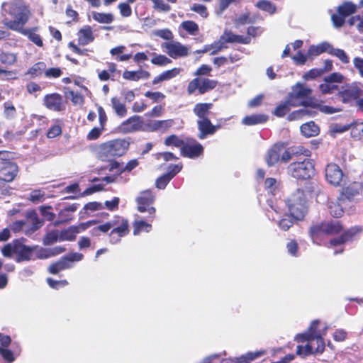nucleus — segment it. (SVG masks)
Returning a JSON list of instances; mask_svg holds the SVG:
<instances>
[{
	"mask_svg": "<svg viewBox=\"0 0 363 363\" xmlns=\"http://www.w3.org/2000/svg\"><path fill=\"white\" fill-rule=\"evenodd\" d=\"M191 10L201 15L202 17H207L208 15L206 6L199 4H194L191 6Z\"/></svg>",
	"mask_w": 363,
	"mask_h": 363,
	"instance_id": "680f3d73",
	"label": "nucleus"
},
{
	"mask_svg": "<svg viewBox=\"0 0 363 363\" xmlns=\"http://www.w3.org/2000/svg\"><path fill=\"white\" fill-rule=\"evenodd\" d=\"M257 21L256 16H251L249 12H246L245 13L239 16L234 21L235 26L238 27L240 26H243L245 24H252L255 23Z\"/></svg>",
	"mask_w": 363,
	"mask_h": 363,
	"instance_id": "4c0bfd02",
	"label": "nucleus"
},
{
	"mask_svg": "<svg viewBox=\"0 0 363 363\" xmlns=\"http://www.w3.org/2000/svg\"><path fill=\"white\" fill-rule=\"evenodd\" d=\"M267 116L264 114H253L245 116L242 123L245 125H253L266 122Z\"/></svg>",
	"mask_w": 363,
	"mask_h": 363,
	"instance_id": "473e14b6",
	"label": "nucleus"
},
{
	"mask_svg": "<svg viewBox=\"0 0 363 363\" xmlns=\"http://www.w3.org/2000/svg\"><path fill=\"white\" fill-rule=\"evenodd\" d=\"M265 354V350L249 352L239 357L223 360L221 363H250Z\"/></svg>",
	"mask_w": 363,
	"mask_h": 363,
	"instance_id": "4be33fe9",
	"label": "nucleus"
},
{
	"mask_svg": "<svg viewBox=\"0 0 363 363\" xmlns=\"http://www.w3.org/2000/svg\"><path fill=\"white\" fill-rule=\"evenodd\" d=\"M356 10V5L350 1L344 2L337 9V13L343 16L345 18L354 13Z\"/></svg>",
	"mask_w": 363,
	"mask_h": 363,
	"instance_id": "72a5a7b5",
	"label": "nucleus"
},
{
	"mask_svg": "<svg viewBox=\"0 0 363 363\" xmlns=\"http://www.w3.org/2000/svg\"><path fill=\"white\" fill-rule=\"evenodd\" d=\"M315 108H318L321 112L325 114H333L342 111V108L339 107H333L328 105H323L319 100L318 105H317Z\"/></svg>",
	"mask_w": 363,
	"mask_h": 363,
	"instance_id": "864d4df0",
	"label": "nucleus"
},
{
	"mask_svg": "<svg viewBox=\"0 0 363 363\" xmlns=\"http://www.w3.org/2000/svg\"><path fill=\"white\" fill-rule=\"evenodd\" d=\"M328 210L334 217H340L343 213V209L338 201H330L328 202Z\"/></svg>",
	"mask_w": 363,
	"mask_h": 363,
	"instance_id": "c03bdc74",
	"label": "nucleus"
},
{
	"mask_svg": "<svg viewBox=\"0 0 363 363\" xmlns=\"http://www.w3.org/2000/svg\"><path fill=\"white\" fill-rule=\"evenodd\" d=\"M198 127L200 131L199 135L200 139L205 138L206 135L213 134L216 130V126L211 123L208 118L199 119L198 121Z\"/></svg>",
	"mask_w": 363,
	"mask_h": 363,
	"instance_id": "bb28decb",
	"label": "nucleus"
},
{
	"mask_svg": "<svg viewBox=\"0 0 363 363\" xmlns=\"http://www.w3.org/2000/svg\"><path fill=\"white\" fill-rule=\"evenodd\" d=\"M16 262L28 261L33 259L34 247L27 246L21 240H16Z\"/></svg>",
	"mask_w": 363,
	"mask_h": 363,
	"instance_id": "a211bd4d",
	"label": "nucleus"
},
{
	"mask_svg": "<svg viewBox=\"0 0 363 363\" xmlns=\"http://www.w3.org/2000/svg\"><path fill=\"white\" fill-rule=\"evenodd\" d=\"M174 125L173 120L156 121V131L165 132Z\"/></svg>",
	"mask_w": 363,
	"mask_h": 363,
	"instance_id": "5fc2aeb1",
	"label": "nucleus"
},
{
	"mask_svg": "<svg viewBox=\"0 0 363 363\" xmlns=\"http://www.w3.org/2000/svg\"><path fill=\"white\" fill-rule=\"evenodd\" d=\"M301 132L307 138L313 137L319 133V128L313 121H311L301 126Z\"/></svg>",
	"mask_w": 363,
	"mask_h": 363,
	"instance_id": "7c9ffc66",
	"label": "nucleus"
},
{
	"mask_svg": "<svg viewBox=\"0 0 363 363\" xmlns=\"http://www.w3.org/2000/svg\"><path fill=\"white\" fill-rule=\"evenodd\" d=\"M310 94L311 92H290L288 97L290 106L315 107L318 105V99L311 97Z\"/></svg>",
	"mask_w": 363,
	"mask_h": 363,
	"instance_id": "1a4fd4ad",
	"label": "nucleus"
},
{
	"mask_svg": "<svg viewBox=\"0 0 363 363\" xmlns=\"http://www.w3.org/2000/svg\"><path fill=\"white\" fill-rule=\"evenodd\" d=\"M16 240L13 242L7 244L2 249V254L5 257H11L12 254H16Z\"/></svg>",
	"mask_w": 363,
	"mask_h": 363,
	"instance_id": "0e129e2a",
	"label": "nucleus"
},
{
	"mask_svg": "<svg viewBox=\"0 0 363 363\" xmlns=\"http://www.w3.org/2000/svg\"><path fill=\"white\" fill-rule=\"evenodd\" d=\"M326 181L334 186H340L344 182L345 175L341 168L335 163H329L325 168Z\"/></svg>",
	"mask_w": 363,
	"mask_h": 363,
	"instance_id": "f8f14e48",
	"label": "nucleus"
},
{
	"mask_svg": "<svg viewBox=\"0 0 363 363\" xmlns=\"http://www.w3.org/2000/svg\"><path fill=\"white\" fill-rule=\"evenodd\" d=\"M1 8V13L4 17L2 23L6 28L27 36L29 40L38 47L43 46L41 36L35 33L37 28H24L31 16L30 10L28 6L24 4L4 1Z\"/></svg>",
	"mask_w": 363,
	"mask_h": 363,
	"instance_id": "f257e3e1",
	"label": "nucleus"
},
{
	"mask_svg": "<svg viewBox=\"0 0 363 363\" xmlns=\"http://www.w3.org/2000/svg\"><path fill=\"white\" fill-rule=\"evenodd\" d=\"M18 164L14 162H0V180L11 182L18 173Z\"/></svg>",
	"mask_w": 363,
	"mask_h": 363,
	"instance_id": "4468645a",
	"label": "nucleus"
},
{
	"mask_svg": "<svg viewBox=\"0 0 363 363\" xmlns=\"http://www.w3.org/2000/svg\"><path fill=\"white\" fill-rule=\"evenodd\" d=\"M342 228L340 222L335 220L314 225L311 227L310 233L313 242L319 244L318 241L323 235L339 233Z\"/></svg>",
	"mask_w": 363,
	"mask_h": 363,
	"instance_id": "6e6552de",
	"label": "nucleus"
},
{
	"mask_svg": "<svg viewBox=\"0 0 363 363\" xmlns=\"http://www.w3.org/2000/svg\"><path fill=\"white\" fill-rule=\"evenodd\" d=\"M211 71L212 67L211 66L207 65H201L194 74L197 77L189 83L187 91H208L215 89L218 82L203 77L208 75Z\"/></svg>",
	"mask_w": 363,
	"mask_h": 363,
	"instance_id": "20e7f679",
	"label": "nucleus"
},
{
	"mask_svg": "<svg viewBox=\"0 0 363 363\" xmlns=\"http://www.w3.org/2000/svg\"><path fill=\"white\" fill-rule=\"evenodd\" d=\"M164 144L167 146H174L177 147H182L184 145V142L179 138L177 135H172L167 137L164 140Z\"/></svg>",
	"mask_w": 363,
	"mask_h": 363,
	"instance_id": "3c124183",
	"label": "nucleus"
},
{
	"mask_svg": "<svg viewBox=\"0 0 363 363\" xmlns=\"http://www.w3.org/2000/svg\"><path fill=\"white\" fill-rule=\"evenodd\" d=\"M62 74L60 67H52L45 71V76L48 78H57Z\"/></svg>",
	"mask_w": 363,
	"mask_h": 363,
	"instance_id": "69168bd1",
	"label": "nucleus"
},
{
	"mask_svg": "<svg viewBox=\"0 0 363 363\" xmlns=\"http://www.w3.org/2000/svg\"><path fill=\"white\" fill-rule=\"evenodd\" d=\"M256 6L259 9L267 11L271 14H273L276 11V6L274 4L267 0L259 1L256 4Z\"/></svg>",
	"mask_w": 363,
	"mask_h": 363,
	"instance_id": "09e8293b",
	"label": "nucleus"
},
{
	"mask_svg": "<svg viewBox=\"0 0 363 363\" xmlns=\"http://www.w3.org/2000/svg\"><path fill=\"white\" fill-rule=\"evenodd\" d=\"M330 55L337 57L342 63L347 64L350 62V58L345 50L339 48H331Z\"/></svg>",
	"mask_w": 363,
	"mask_h": 363,
	"instance_id": "de8ad7c7",
	"label": "nucleus"
},
{
	"mask_svg": "<svg viewBox=\"0 0 363 363\" xmlns=\"http://www.w3.org/2000/svg\"><path fill=\"white\" fill-rule=\"evenodd\" d=\"M291 107V106H290V104L287 99L286 101L282 102L279 106H277L273 113L278 117H282L289 111Z\"/></svg>",
	"mask_w": 363,
	"mask_h": 363,
	"instance_id": "8fccbe9b",
	"label": "nucleus"
},
{
	"mask_svg": "<svg viewBox=\"0 0 363 363\" xmlns=\"http://www.w3.org/2000/svg\"><path fill=\"white\" fill-rule=\"evenodd\" d=\"M125 139H116L101 144L98 149V157L101 160H110L113 157L123 155L129 147Z\"/></svg>",
	"mask_w": 363,
	"mask_h": 363,
	"instance_id": "7ed1b4c3",
	"label": "nucleus"
},
{
	"mask_svg": "<svg viewBox=\"0 0 363 363\" xmlns=\"http://www.w3.org/2000/svg\"><path fill=\"white\" fill-rule=\"evenodd\" d=\"M111 229L113 230V235L116 233L125 235L129 232L128 223L123 218L116 217L111 220Z\"/></svg>",
	"mask_w": 363,
	"mask_h": 363,
	"instance_id": "b1692460",
	"label": "nucleus"
},
{
	"mask_svg": "<svg viewBox=\"0 0 363 363\" xmlns=\"http://www.w3.org/2000/svg\"><path fill=\"white\" fill-rule=\"evenodd\" d=\"M153 3V8L160 12H169L172 7L162 0H151ZM168 3L176 4L178 0H166Z\"/></svg>",
	"mask_w": 363,
	"mask_h": 363,
	"instance_id": "58836bf2",
	"label": "nucleus"
},
{
	"mask_svg": "<svg viewBox=\"0 0 363 363\" xmlns=\"http://www.w3.org/2000/svg\"><path fill=\"white\" fill-rule=\"evenodd\" d=\"M180 26L191 35H196L199 30L198 24L193 21H183Z\"/></svg>",
	"mask_w": 363,
	"mask_h": 363,
	"instance_id": "37998d69",
	"label": "nucleus"
},
{
	"mask_svg": "<svg viewBox=\"0 0 363 363\" xmlns=\"http://www.w3.org/2000/svg\"><path fill=\"white\" fill-rule=\"evenodd\" d=\"M84 258V255L79 252H72L63 257H62L58 262L51 264L48 271L50 273L55 274L59 272L69 269L72 267L73 262L81 261Z\"/></svg>",
	"mask_w": 363,
	"mask_h": 363,
	"instance_id": "9b49d317",
	"label": "nucleus"
},
{
	"mask_svg": "<svg viewBox=\"0 0 363 363\" xmlns=\"http://www.w3.org/2000/svg\"><path fill=\"white\" fill-rule=\"evenodd\" d=\"M138 161L136 159L130 160L125 166L121 164L119 162L113 161L111 162L107 167H105L109 172H116L117 174H120L124 172H130L138 165Z\"/></svg>",
	"mask_w": 363,
	"mask_h": 363,
	"instance_id": "412c9836",
	"label": "nucleus"
},
{
	"mask_svg": "<svg viewBox=\"0 0 363 363\" xmlns=\"http://www.w3.org/2000/svg\"><path fill=\"white\" fill-rule=\"evenodd\" d=\"M45 199V192L40 190H33L30 194V200L33 202H40Z\"/></svg>",
	"mask_w": 363,
	"mask_h": 363,
	"instance_id": "13d9d810",
	"label": "nucleus"
},
{
	"mask_svg": "<svg viewBox=\"0 0 363 363\" xmlns=\"http://www.w3.org/2000/svg\"><path fill=\"white\" fill-rule=\"evenodd\" d=\"M17 60V54L9 52H0V62L7 66L15 64Z\"/></svg>",
	"mask_w": 363,
	"mask_h": 363,
	"instance_id": "79ce46f5",
	"label": "nucleus"
},
{
	"mask_svg": "<svg viewBox=\"0 0 363 363\" xmlns=\"http://www.w3.org/2000/svg\"><path fill=\"white\" fill-rule=\"evenodd\" d=\"M97 223L95 220H89L86 223H80L79 225H72L60 232V241H73L77 235L89 227Z\"/></svg>",
	"mask_w": 363,
	"mask_h": 363,
	"instance_id": "ddd939ff",
	"label": "nucleus"
},
{
	"mask_svg": "<svg viewBox=\"0 0 363 363\" xmlns=\"http://www.w3.org/2000/svg\"><path fill=\"white\" fill-rule=\"evenodd\" d=\"M67 98L70 99L74 105H82L84 102L81 92H67Z\"/></svg>",
	"mask_w": 363,
	"mask_h": 363,
	"instance_id": "6e6d98bb",
	"label": "nucleus"
},
{
	"mask_svg": "<svg viewBox=\"0 0 363 363\" xmlns=\"http://www.w3.org/2000/svg\"><path fill=\"white\" fill-rule=\"evenodd\" d=\"M141 131L154 132L156 131V121L149 120L143 121L142 119Z\"/></svg>",
	"mask_w": 363,
	"mask_h": 363,
	"instance_id": "052dcab7",
	"label": "nucleus"
},
{
	"mask_svg": "<svg viewBox=\"0 0 363 363\" xmlns=\"http://www.w3.org/2000/svg\"><path fill=\"white\" fill-rule=\"evenodd\" d=\"M291 216L297 220L302 219L307 211L306 197L302 190L298 189L287 200Z\"/></svg>",
	"mask_w": 363,
	"mask_h": 363,
	"instance_id": "39448f33",
	"label": "nucleus"
},
{
	"mask_svg": "<svg viewBox=\"0 0 363 363\" xmlns=\"http://www.w3.org/2000/svg\"><path fill=\"white\" fill-rule=\"evenodd\" d=\"M337 99L351 106L357 107L363 111V94L362 92H338Z\"/></svg>",
	"mask_w": 363,
	"mask_h": 363,
	"instance_id": "2eb2a0df",
	"label": "nucleus"
},
{
	"mask_svg": "<svg viewBox=\"0 0 363 363\" xmlns=\"http://www.w3.org/2000/svg\"><path fill=\"white\" fill-rule=\"evenodd\" d=\"M111 104L113 108L114 109L116 114L121 117H123L126 115L127 111L125 105L116 98L111 99Z\"/></svg>",
	"mask_w": 363,
	"mask_h": 363,
	"instance_id": "a18cd8bd",
	"label": "nucleus"
},
{
	"mask_svg": "<svg viewBox=\"0 0 363 363\" xmlns=\"http://www.w3.org/2000/svg\"><path fill=\"white\" fill-rule=\"evenodd\" d=\"M343 79V76L338 72H333L325 78V82L327 84V89L324 91H333L337 89V85L332 84L333 82H341Z\"/></svg>",
	"mask_w": 363,
	"mask_h": 363,
	"instance_id": "c9c22d12",
	"label": "nucleus"
},
{
	"mask_svg": "<svg viewBox=\"0 0 363 363\" xmlns=\"http://www.w3.org/2000/svg\"><path fill=\"white\" fill-rule=\"evenodd\" d=\"M120 13L123 17H129L132 14V9L128 3H120L118 6Z\"/></svg>",
	"mask_w": 363,
	"mask_h": 363,
	"instance_id": "bf43d9fd",
	"label": "nucleus"
},
{
	"mask_svg": "<svg viewBox=\"0 0 363 363\" xmlns=\"http://www.w3.org/2000/svg\"><path fill=\"white\" fill-rule=\"evenodd\" d=\"M287 172L297 179H307L315 174L314 164L309 159L292 162L289 165Z\"/></svg>",
	"mask_w": 363,
	"mask_h": 363,
	"instance_id": "0eeeda50",
	"label": "nucleus"
},
{
	"mask_svg": "<svg viewBox=\"0 0 363 363\" xmlns=\"http://www.w3.org/2000/svg\"><path fill=\"white\" fill-rule=\"evenodd\" d=\"M91 15L93 19L99 23L109 24L114 21V16L111 13L93 11Z\"/></svg>",
	"mask_w": 363,
	"mask_h": 363,
	"instance_id": "f704fd0d",
	"label": "nucleus"
},
{
	"mask_svg": "<svg viewBox=\"0 0 363 363\" xmlns=\"http://www.w3.org/2000/svg\"><path fill=\"white\" fill-rule=\"evenodd\" d=\"M293 225V220L289 216H286V218H281L278 222L279 227L284 230H287Z\"/></svg>",
	"mask_w": 363,
	"mask_h": 363,
	"instance_id": "774afa93",
	"label": "nucleus"
},
{
	"mask_svg": "<svg viewBox=\"0 0 363 363\" xmlns=\"http://www.w3.org/2000/svg\"><path fill=\"white\" fill-rule=\"evenodd\" d=\"M224 45L226 43H238L248 45L251 43V38L249 36H242L234 34L230 30H225L223 35L220 37Z\"/></svg>",
	"mask_w": 363,
	"mask_h": 363,
	"instance_id": "5701e85b",
	"label": "nucleus"
},
{
	"mask_svg": "<svg viewBox=\"0 0 363 363\" xmlns=\"http://www.w3.org/2000/svg\"><path fill=\"white\" fill-rule=\"evenodd\" d=\"M45 105L50 110L60 111L65 108V104L61 96L57 93L47 94L44 99Z\"/></svg>",
	"mask_w": 363,
	"mask_h": 363,
	"instance_id": "aec40b11",
	"label": "nucleus"
},
{
	"mask_svg": "<svg viewBox=\"0 0 363 363\" xmlns=\"http://www.w3.org/2000/svg\"><path fill=\"white\" fill-rule=\"evenodd\" d=\"M331 20L334 26L336 28L342 27L345 22V18L338 13H333L331 16Z\"/></svg>",
	"mask_w": 363,
	"mask_h": 363,
	"instance_id": "338daca9",
	"label": "nucleus"
},
{
	"mask_svg": "<svg viewBox=\"0 0 363 363\" xmlns=\"http://www.w3.org/2000/svg\"><path fill=\"white\" fill-rule=\"evenodd\" d=\"M213 104L211 103L198 104L194 108V113L199 117V119L207 118L211 114L210 109L212 108Z\"/></svg>",
	"mask_w": 363,
	"mask_h": 363,
	"instance_id": "c756f323",
	"label": "nucleus"
},
{
	"mask_svg": "<svg viewBox=\"0 0 363 363\" xmlns=\"http://www.w3.org/2000/svg\"><path fill=\"white\" fill-rule=\"evenodd\" d=\"M332 45L328 42H322L317 45H311L308 50V55L318 56L323 52L330 54Z\"/></svg>",
	"mask_w": 363,
	"mask_h": 363,
	"instance_id": "c85d7f7f",
	"label": "nucleus"
},
{
	"mask_svg": "<svg viewBox=\"0 0 363 363\" xmlns=\"http://www.w3.org/2000/svg\"><path fill=\"white\" fill-rule=\"evenodd\" d=\"M172 179V175L168 174L167 173L159 177L156 181V186L158 189H164L167 184Z\"/></svg>",
	"mask_w": 363,
	"mask_h": 363,
	"instance_id": "4d7b16f0",
	"label": "nucleus"
},
{
	"mask_svg": "<svg viewBox=\"0 0 363 363\" xmlns=\"http://www.w3.org/2000/svg\"><path fill=\"white\" fill-rule=\"evenodd\" d=\"M284 150V143H276L268 150L265 161L269 167H272L280 161V156Z\"/></svg>",
	"mask_w": 363,
	"mask_h": 363,
	"instance_id": "6ab92c4d",
	"label": "nucleus"
},
{
	"mask_svg": "<svg viewBox=\"0 0 363 363\" xmlns=\"http://www.w3.org/2000/svg\"><path fill=\"white\" fill-rule=\"evenodd\" d=\"M142 118L139 116H133L123 121L118 127L122 133H130L136 131H141Z\"/></svg>",
	"mask_w": 363,
	"mask_h": 363,
	"instance_id": "f3484780",
	"label": "nucleus"
},
{
	"mask_svg": "<svg viewBox=\"0 0 363 363\" xmlns=\"http://www.w3.org/2000/svg\"><path fill=\"white\" fill-rule=\"evenodd\" d=\"M203 148L202 145L197 142H194L192 145L184 144L181 149V152L184 157L195 158L201 155L203 153Z\"/></svg>",
	"mask_w": 363,
	"mask_h": 363,
	"instance_id": "393cba45",
	"label": "nucleus"
},
{
	"mask_svg": "<svg viewBox=\"0 0 363 363\" xmlns=\"http://www.w3.org/2000/svg\"><path fill=\"white\" fill-rule=\"evenodd\" d=\"M43 224V221L40 220L35 211H29L26 214L25 220H18L14 222L11 228L13 231H23L26 235H29L39 229Z\"/></svg>",
	"mask_w": 363,
	"mask_h": 363,
	"instance_id": "423d86ee",
	"label": "nucleus"
},
{
	"mask_svg": "<svg viewBox=\"0 0 363 363\" xmlns=\"http://www.w3.org/2000/svg\"><path fill=\"white\" fill-rule=\"evenodd\" d=\"M46 70V64L44 62H38L35 63L28 71L33 77L40 76L43 73L45 74Z\"/></svg>",
	"mask_w": 363,
	"mask_h": 363,
	"instance_id": "a19ab883",
	"label": "nucleus"
},
{
	"mask_svg": "<svg viewBox=\"0 0 363 363\" xmlns=\"http://www.w3.org/2000/svg\"><path fill=\"white\" fill-rule=\"evenodd\" d=\"M265 188L268 190L269 193L275 194L277 189V182L274 178H267L265 180Z\"/></svg>",
	"mask_w": 363,
	"mask_h": 363,
	"instance_id": "e2e57ef3",
	"label": "nucleus"
},
{
	"mask_svg": "<svg viewBox=\"0 0 363 363\" xmlns=\"http://www.w3.org/2000/svg\"><path fill=\"white\" fill-rule=\"evenodd\" d=\"M151 62L157 66H165L172 63V60L164 55H155L151 59Z\"/></svg>",
	"mask_w": 363,
	"mask_h": 363,
	"instance_id": "603ef678",
	"label": "nucleus"
},
{
	"mask_svg": "<svg viewBox=\"0 0 363 363\" xmlns=\"http://www.w3.org/2000/svg\"><path fill=\"white\" fill-rule=\"evenodd\" d=\"M78 43L80 45H86L94 40L92 28L90 26L86 25L79 30L77 33Z\"/></svg>",
	"mask_w": 363,
	"mask_h": 363,
	"instance_id": "a878e982",
	"label": "nucleus"
},
{
	"mask_svg": "<svg viewBox=\"0 0 363 363\" xmlns=\"http://www.w3.org/2000/svg\"><path fill=\"white\" fill-rule=\"evenodd\" d=\"M180 68L174 67L171 69L163 72L160 75L155 77L152 82L157 84L162 81L171 79L177 76L180 72Z\"/></svg>",
	"mask_w": 363,
	"mask_h": 363,
	"instance_id": "2f4dec72",
	"label": "nucleus"
},
{
	"mask_svg": "<svg viewBox=\"0 0 363 363\" xmlns=\"http://www.w3.org/2000/svg\"><path fill=\"white\" fill-rule=\"evenodd\" d=\"M318 325V320H313L306 332L296 335L295 340L297 342H308L305 346H297L296 354L305 357L313 353H322L324 351L325 343L322 336L325 335L327 328L321 333L317 330Z\"/></svg>",
	"mask_w": 363,
	"mask_h": 363,
	"instance_id": "f03ea898",
	"label": "nucleus"
},
{
	"mask_svg": "<svg viewBox=\"0 0 363 363\" xmlns=\"http://www.w3.org/2000/svg\"><path fill=\"white\" fill-rule=\"evenodd\" d=\"M361 232L359 227H354L347 230L340 238H335L330 240L331 246H337L343 244L344 242L349 241L355 235Z\"/></svg>",
	"mask_w": 363,
	"mask_h": 363,
	"instance_id": "cd10ccee",
	"label": "nucleus"
},
{
	"mask_svg": "<svg viewBox=\"0 0 363 363\" xmlns=\"http://www.w3.org/2000/svg\"><path fill=\"white\" fill-rule=\"evenodd\" d=\"M57 241H60V232L57 230L48 232L43 238L45 245H50Z\"/></svg>",
	"mask_w": 363,
	"mask_h": 363,
	"instance_id": "49530a36",
	"label": "nucleus"
},
{
	"mask_svg": "<svg viewBox=\"0 0 363 363\" xmlns=\"http://www.w3.org/2000/svg\"><path fill=\"white\" fill-rule=\"evenodd\" d=\"M133 234L137 235L142 231H145L147 233L150 232L152 229V225L143 220H136L133 223Z\"/></svg>",
	"mask_w": 363,
	"mask_h": 363,
	"instance_id": "ea45409f",
	"label": "nucleus"
},
{
	"mask_svg": "<svg viewBox=\"0 0 363 363\" xmlns=\"http://www.w3.org/2000/svg\"><path fill=\"white\" fill-rule=\"evenodd\" d=\"M162 48H165L167 55L173 59L189 55L188 48L179 42H166L163 43Z\"/></svg>",
	"mask_w": 363,
	"mask_h": 363,
	"instance_id": "dca6fc26",
	"label": "nucleus"
},
{
	"mask_svg": "<svg viewBox=\"0 0 363 363\" xmlns=\"http://www.w3.org/2000/svg\"><path fill=\"white\" fill-rule=\"evenodd\" d=\"M154 201L155 196L149 190L141 192L140 196L136 199L138 210L141 213L147 212L150 215L148 218L151 221L154 219L156 211L155 208L151 206Z\"/></svg>",
	"mask_w": 363,
	"mask_h": 363,
	"instance_id": "9d476101",
	"label": "nucleus"
},
{
	"mask_svg": "<svg viewBox=\"0 0 363 363\" xmlns=\"http://www.w3.org/2000/svg\"><path fill=\"white\" fill-rule=\"evenodd\" d=\"M149 76V73L146 71L138 70V71H125L123 74L124 79L132 81H138L141 78H147Z\"/></svg>",
	"mask_w": 363,
	"mask_h": 363,
	"instance_id": "e433bc0d",
	"label": "nucleus"
}]
</instances>
